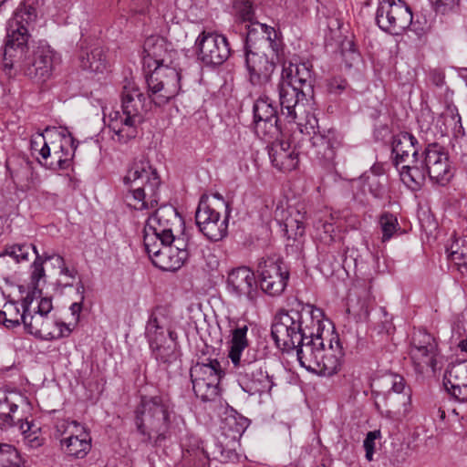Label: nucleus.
Segmentation results:
<instances>
[{
    "mask_svg": "<svg viewBox=\"0 0 467 467\" xmlns=\"http://www.w3.org/2000/svg\"><path fill=\"white\" fill-rule=\"evenodd\" d=\"M36 20V8L20 4L7 22L3 66L5 70L16 69L34 81L45 82L52 74L55 53L49 46L42 45L27 55Z\"/></svg>",
    "mask_w": 467,
    "mask_h": 467,
    "instance_id": "obj_1",
    "label": "nucleus"
},
{
    "mask_svg": "<svg viewBox=\"0 0 467 467\" xmlns=\"http://www.w3.org/2000/svg\"><path fill=\"white\" fill-rule=\"evenodd\" d=\"M321 313L320 309L311 305L304 306L296 302L290 309H280L274 317L271 326V336L276 347L283 352L296 350L300 364L307 370L321 374V342L317 344L314 340L321 339V320H317V333H305L303 327L304 313L310 315L314 319L317 317L315 312Z\"/></svg>",
    "mask_w": 467,
    "mask_h": 467,
    "instance_id": "obj_2",
    "label": "nucleus"
},
{
    "mask_svg": "<svg viewBox=\"0 0 467 467\" xmlns=\"http://www.w3.org/2000/svg\"><path fill=\"white\" fill-rule=\"evenodd\" d=\"M134 414L141 441L152 446H161L185 430L183 418L175 412L173 403L165 395L142 397Z\"/></svg>",
    "mask_w": 467,
    "mask_h": 467,
    "instance_id": "obj_3",
    "label": "nucleus"
},
{
    "mask_svg": "<svg viewBox=\"0 0 467 467\" xmlns=\"http://www.w3.org/2000/svg\"><path fill=\"white\" fill-rule=\"evenodd\" d=\"M128 206L142 211L154 208L160 201L161 178L149 161H135L123 178Z\"/></svg>",
    "mask_w": 467,
    "mask_h": 467,
    "instance_id": "obj_4",
    "label": "nucleus"
},
{
    "mask_svg": "<svg viewBox=\"0 0 467 467\" xmlns=\"http://www.w3.org/2000/svg\"><path fill=\"white\" fill-rule=\"evenodd\" d=\"M145 101L146 98L138 85L127 81L121 91L122 112L115 111L109 115V128L114 133L113 140L126 143L136 138L138 128L143 122Z\"/></svg>",
    "mask_w": 467,
    "mask_h": 467,
    "instance_id": "obj_5",
    "label": "nucleus"
},
{
    "mask_svg": "<svg viewBox=\"0 0 467 467\" xmlns=\"http://www.w3.org/2000/svg\"><path fill=\"white\" fill-rule=\"evenodd\" d=\"M183 224L182 218L171 205L161 206L148 218L144 227L143 244L152 262L162 254L164 246L173 244L175 233L181 232Z\"/></svg>",
    "mask_w": 467,
    "mask_h": 467,
    "instance_id": "obj_6",
    "label": "nucleus"
},
{
    "mask_svg": "<svg viewBox=\"0 0 467 467\" xmlns=\"http://www.w3.org/2000/svg\"><path fill=\"white\" fill-rule=\"evenodd\" d=\"M171 63L156 66L147 77L148 96L156 106H163L181 90V73Z\"/></svg>",
    "mask_w": 467,
    "mask_h": 467,
    "instance_id": "obj_7",
    "label": "nucleus"
},
{
    "mask_svg": "<svg viewBox=\"0 0 467 467\" xmlns=\"http://www.w3.org/2000/svg\"><path fill=\"white\" fill-rule=\"evenodd\" d=\"M410 7L403 0H380L376 12V23L391 35H400L412 23Z\"/></svg>",
    "mask_w": 467,
    "mask_h": 467,
    "instance_id": "obj_8",
    "label": "nucleus"
},
{
    "mask_svg": "<svg viewBox=\"0 0 467 467\" xmlns=\"http://www.w3.org/2000/svg\"><path fill=\"white\" fill-rule=\"evenodd\" d=\"M260 287L267 295H281L287 285L289 271L283 259L276 254L263 256L257 265Z\"/></svg>",
    "mask_w": 467,
    "mask_h": 467,
    "instance_id": "obj_9",
    "label": "nucleus"
},
{
    "mask_svg": "<svg viewBox=\"0 0 467 467\" xmlns=\"http://www.w3.org/2000/svg\"><path fill=\"white\" fill-rule=\"evenodd\" d=\"M233 366L240 387L249 395L270 392L275 385L273 378L263 368L261 362L255 359H243Z\"/></svg>",
    "mask_w": 467,
    "mask_h": 467,
    "instance_id": "obj_10",
    "label": "nucleus"
},
{
    "mask_svg": "<svg viewBox=\"0 0 467 467\" xmlns=\"http://www.w3.org/2000/svg\"><path fill=\"white\" fill-rule=\"evenodd\" d=\"M228 217L229 214H225L221 218L219 210L209 202V197L202 195L195 212V222L200 232L207 239L218 242L226 236Z\"/></svg>",
    "mask_w": 467,
    "mask_h": 467,
    "instance_id": "obj_11",
    "label": "nucleus"
},
{
    "mask_svg": "<svg viewBox=\"0 0 467 467\" xmlns=\"http://www.w3.org/2000/svg\"><path fill=\"white\" fill-rule=\"evenodd\" d=\"M421 164L435 184L444 186L453 177L448 152L438 143L427 145L421 154Z\"/></svg>",
    "mask_w": 467,
    "mask_h": 467,
    "instance_id": "obj_12",
    "label": "nucleus"
},
{
    "mask_svg": "<svg viewBox=\"0 0 467 467\" xmlns=\"http://www.w3.org/2000/svg\"><path fill=\"white\" fill-rule=\"evenodd\" d=\"M198 58L206 66H220L231 54L227 38L215 32L202 31L195 41Z\"/></svg>",
    "mask_w": 467,
    "mask_h": 467,
    "instance_id": "obj_13",
    "label": "nucleus"
},
{
    "mask_svg": "<svg viewBox=\"0 0 467 467\" xmlns=\"http://www.w3.org/2000/svg\"><path fill=\"white\" fill-rule=\"evenodd\" d=\"M278 51L271 47L245 52V65L252 85L267 88L275 68Z\"/></svg>",
    "mask_w": 467,
    "mask_h": 467,
    "instance_id": "obj_14",
    "label": "nucleus"
},
{
    "mask_svg": "<svg viewBox=\"0 0 467 467\" xmlns=\"http://www.w3.org/2000/svg\"><path fill=\"white\" fill-rule=\"evenodd\" d=\"M199 245L193 237L175 238L172 244L164 246L162 254L153 259V265L163 271H176L186 260L198 253Z\"/></svg>",
    "mask_w": 467,
    "mask_h": 467,
    "instance_id": "obj_15",
    "label": "nucleus"
},
{
    "mask_svg": "<svg viewBox=\"0 0 467 467\" xmlns=\"http://www.w3.org/2000/svg\"><path fill=\"white\" fill-rule=\"evenodd\" d=\"M58 427L69 436L60 441L62 451L68 456L82 459L91 449V438L85 428L76 420H64Z\"/></svg>",
    "mask_w": 467,
    "mask_h": 467,
    "instance_id": "obj_16",
    "label": "nucleus"
},
{
    "mask_svg": "<svg viewBox=\"0 0 467 467\" xmlns=\"http://www.w3.org/2000/svg\"><path fill=\"white\" fill-rule=\"evenodd\" d=\"M269 92V88H265V94L255 100L253 110L256 132L272 137L279 132V128L277 126V109L273 105V100L268 95Z\"/></svg>",
    "mask_w": 467,
    "mask_h": 467,
    "instance_id": "obj_17",
    "label": "nucleus"
},
{
    "mask_svg": "<svg viewBox=\"0 0 467 467\" xmlns=\"http://www.w3.org/2000/svg\"><path fill=\"white\" fill-rule=\"evenodd\" d=\"M410 355L418 372H424L427 368L432 371L436 368L437 343L435 339L428 333L420 332L413 337Z\"/></svg>",
    "mask_w": 467,
    "mask_h": 467,
    "instance_id": "obj_18",
    "label": "nucleus"
},
{
    "mask_svg": "<svg viewBox=\"0 0 467 467\" xmlns=\"http://www.w3.org/2000/svg\"><path fill=\"white\" fill-rule=\"evenodd\" d=\"M245 52L273 48L279 50L276 32L272 27L259 22H250L246 26Z\"/></svg>",
    "mask_w": 467,
    "mask_h": 467,
    "instance_id": "obj_19",
    "label": "nucleus"
},
{
    "mask_svg": "<svg viewBox=\"0 0 467 467\" xmlns=\"http://www.w3.org/2000/svg\"><path fill=\"white\" fill-rule=\"evenodd\" d=\"M281 79L303 89V95H309L314 100V78L307 63L284 62Z\"/></svg>",
    "mask_w": 467,
    "mask_h": 467,
    "instance_id": "obj_20",
    "label": "nucleus"
},
{
    "mask_svg": "<svg viewBox=\"0 0 467 467\" xmlns=\"http://www.w3.org/2000/svg\"><path fill=\"white\" fill-rule=\"evenodd\" d=\"M279 104L281 107V115L284 116L288 122H295L297 118L296 106L303 99H310L309 95H303V89L297 86H293L280 78L275 88Z\"/></svg>",
    "mask_w": 467,
    "mask_h": 467,
    "instance_id": "obj_21",
    "label": "nucleus"
},
{
    "mask_svg": "<svg viewBox=\"0 0 467 467\" xmlns=\"http://www.w3.org/2000/svg\"><path fill=\"white\" fill-rule=\"evenodd\" d=\"M227 286L229 291L238 297L244 296L251 301L255 298V276L254 272L246 266L234 268L228 274Z\"/></svg>",
    "mask_w": 467,
    "mask_h": 467,
    "instance_id": "obj_22",
    "label": "nucleus"
},
{
    "mask_svg": "<svg viewBox=\"0 0 467 467\" xmlns=\"http://www.w3.org/2000/svg\"><path fill=\"white\" fill-rule=\"evenodd\" d=\"M443 384L456 400L467 402V361L450 365L444 374Z\"/></svg>",
    "mask_w": 467,
    "mask_h": 467,
    "instance_id": "obj_23",
    "label": "nucleus"
},
{
    "mask_svg": "<svg viewBox=\"0 0 467 467\" xmlns=\"http://www.w3.org/2000/svg\"><path fill=\"white\" fill-rule=\"evenodd\" d=\"M304 215L298 211L289 213L283 223V231L287 237L285 250L287 254L297 258L303 248L302 237L305 233Z\"/></svg>",
    "mask_w": 467,
    "mask_h": 467,
    "instance_id": "obj_24",
    "label": "nucleus"
},
{
    "mask_svg": "<svg viewBox=\"0 0 467 467\" xmlns=\"http://www.w3.org/2000/svg\"><path fill=\"white\" fill-rule=\"evenodd\" d=\"M268 154L274 167L286 172L295 170L299 162L298 153L285 140H276L268 146Z\"/></svg>",
    "mask_w": 467,
    "mask_h": 467,
    "instance_id": "obj_25",
    "label": "nucleus"
},
{
    "mask_svg": "<svg viewBox=\"0 0 467 467\" xmlns=\"http://www.w3.org/2000/svg\"><path fill=\"white\" fill-rule=\"evenodd\" d=\"M143 54L144 65L156 67L172 63L174 51L169 48V44L163 37L150 36L144 41Z\"/></svg>",
    "mask_w": 467,
    "mask_h": 467,
    "instance_id": "obj_26",
    "label": "nucleus"
},
{
    "mask_svg": "<svg viewBox=\"0 0 467 467\" xmlns=\"http://www.w3.org/2000/svg\"><path fill=\"white\" fill-rule=\"evenodd\" d=\"M418 140L407 131L400 132L392 138L393 163L396 168L400 164L408 162H419Z\"/></svg>",
    "mask_w": 467,
    "mask_h": 467,
    "instance_id": "obj_27",
    "label": "nucleus"
},
{
    "mask_svg": "<svg viewBox=\"0 0 467 467\" xmlns=\"http://www.w3.org/2000/svg\"><path fill=\"white\" fill-rule=\"evenodd\" d=\"M168 323L164 308L158 306L152 310L145 327V337L150 347L170 339Z\"/></svg>",
    "mask_w": 467,
    "mask_h": 467,
    "instance_id": "obj_28",
    "label": "nucleus"
},
{
    "mask_svg": "<svg viewBox=\"0 0 467 467\" xmlns=\"http://www.w3.org/2000/svg\"><path fill=\"white\" fill-rule=\"evenodd\" d=\"M374 297L368 288L362 287L350 293L347 303V312L357 321H365L374 305Z\"/></svg>",
    "mask_w": 467,
    "mask_h": 467,
    "instance_id": "obj_29",
    "label": "nucleus"
},
{
    "mask_svg": "<svg viewBox=\"0 0 467 467\" xmlns=\"http://www.w3.org/2000/svg\"><path fill=\"white\" fill-rule=\"evenodd\" d=\"M24 327L27 333L43 340L50 341L49 337L56 327V319L41 314H29L24 317Z\"/></svg>",
    "mask_w": 467,
    "mask_h": 467,
    "instance_id": "obj_30",
    "label": "nucleus"
},
{
    "mask_svg": "<svg viewBox=\"0 0 467 467\" xmlns=\"http://www.w3.org/2000/svg\"><path fill=\"white\" fill-rule=\"evenodd\" d=\"M22 400L23 397L18 393L0 389V428H10L16 424L18 401Z\"/></svg>",
    "mask_w": 467,
    "mask_h": 467,
    "instance_id": "obj_31",
    "label": "nucleus"
},
{
    "mask_svg": "<svg viewBox=\"0 0 467 467\" xmlns=\"http://www.w3.org/2000/svg\"><path fill=\"white\" fill-rule=\"evenodd\" d=\"M78 59L80 67L84 70H88L90 72L102 73L109 66L105 51L100 47H91L89 48L82 49Z\"/></svg>",
    "mask_w": 467,
    "mask_h": 467,
    "instance_id": "obj_32",
    "label": "nucleus"
},
{
    "mask_svg": "<svg viewBox=\"0 0 467 467\" xmlns=\"http://www.w3.org/2000/svg\"><path fill=\"white\" fill-rule=\"evenodd\" d=\"M170 339L150 347L154 358L160 365L166 368L173 363L179 357L177 349V334L174 331H168Z\"/></svg>",
    "mask_w": 467,
    "mask_h": 467,
    "instance_id": "obj_33",
    "label": "nucleus"
},
{
    "mask_svg": "<svg viewBox=\"0 0 467 467\" xmlns=\"http://www.w3.org/2000/svg\"><path fill=\"white\" fill-rule=\"evenodd\" d=\"M323 376H332L337 373L340 368V360L343 357L342 347L338 335H331L329 348H325L323 344Z\"/></svg>",
    "mask_w": 467,
    "mask_h": 467,
    "instance_id": "obj_34",
    "label": "nucleus"
},
{
    "mask_svg": "<svg viewBox=\"0 0 467 467\" xmlns=\"http://www.w3.org/2000/svg\"><path fill=\"white\" fill-rule=\"evenodd\" d=\"M223 375L221 364L217 359L208 358L207 362L196 363L190 369L191 379L219 382Z\"/></svg>",
    "mask_w": 467,
    "mask_h": 467,
    "instance_id": "obj_35",
    "label": "nucleus"
},
{
    "mask_svg": "<svg viewBox=\"0 0 467 467\" xmlns=\"http://www.w3.org/2000/svg\"><path fill=\"white\" fill-rule=\"evenodd\" d=\"M39 139L45 140L44 135L40 134ZM51 144L53 145V154H51V148L47 141H44L43 146L39 149V154L45 161L43 165L53 171L65 170L68 168L70 161H68L66 158H63L64 156L61 151L57 150V144L54 141L51 142ZM40 163L42 164V162Z\"/></svg>",
    "mask_w": 467,
    "mask_h": 467,
    "instance_id": "obj_36",
    "label": "nucleus"
},
{
    "mask_svg": "<svg viewBox=\"0 0 467 467\" xmlns=\"http://www.w3.org/2000/svg\"><path fill=\"white\" fill-rule=\"evenodd\" d=\"M247 331L248 327L246 325L237 327L232 330L228 357L233 365L238 364V362H241L244 359L242 358V353L248 347V340L246 337Z\"/></svg>",
    "mask_w": 467,
    "mask_h": 467,
    "instance_id": "obj_37",
    "label": "nucleus"
},
{
    "mask_svg": "<svg viewBox=\"0 0 467 467\" xmlns=\"http://www.w3.org/2000/svg\"><path fill=\"white\" fill-rule=\"evenodd\" d=\"M413 165L404 164L400 170V176L402 181L412 189L416 190L420 188L423 184L427 171L424 170L421 164V159H419V162H412Z\"/></svg>",
    "mask_w": 467,
    "mask_h": 467,
    "instance_id": "obj_38",
    "label": "nucleus"
},
{
    "mask_svg": "<svg viewBox=\"0 0 467 467\" xmlns=\"http://www.w3.org/2000/svg\"><path fill=\"white\" fill-rule=\"evenodd\" d=\"M300 125L301 132L309 136V142L313 148V153L318 157V147L321 143V133L317 115L316 113H307L305 123Z\"/></svg>",
    "mask_w": 467,
    "mask_h": 467,
    "instance_id": "obj_39",
    "label": "nucleus"
},
{
    "mask_svg": "<svg viewBox=\"0 0 467 467\" xmlns=\"http://www.w3.org/2000/svg\"><path fill=\"white\" fill-rule=\"evenodd\" d=\"M37 252L36 245L33 244L23 243L7 244L5 246L4 251L0 253V258L8 255L16 263L27 262L30 254L33 253L36 255Z\"/></svg>",
    "mask_w": 467,
    "mask_h": 467,
    "instance_id": "obj_40",
    "label": "nucleus"
},
{
    "mask_svg": "<svg viewBox=\"0 0 467 467\" xmlns=\"http://www.w3.org/2000/svg\"><path fill=\"white\" fill-rule=\"evenodd\" d=\"M53 131L55 135L57 137L58 145L57 149V151H61L63 153V158H66L68 161H71L74 156L75 150L77 149V145L75 144V139L67 130H57L56 129L50 130L46 129V132Z\"/></svg>",
    "mask_w": 467,
    "mask_h": 467,
    "instance_id": "obj_41",
    "label": "nucleus"
},
{
    "mask_svg": "<svg viewBox=\"0 0 467 467\" xmlns=\"http://www.w3.org/2000/svg\"><path fill=\"white\" fill-rule=\"evenodd\" d=\"M192 389L197 398L202 401H212L219 395V382L191 379Z\"/></svg>",
    "mask_w": 467,
    "mask_h": 467,
    "instance_id": "obj_42",
    "label": "nucleus"
},
{
    "mask_svg": "<svg viewBox=\"0 0 467 467\" xmlns=\"http://www.w3.org/2000/svg\"><path fill=\"white\" fill-rule=\"evenodd\" d=\"M15 183L21 189H29L35 181V171L29 161H23L20 167L11 172Z\"/></svg>",
    "mask_w": 467,
    "mask_h": 467,
    "instance_id": "obj_43",
    "label": "nucleus"
},
{
    "mask_svg": "<svg viewBox=\"0 0 467 467\" xmlns=\"http://www.w3.org/2000/svg\"><path fill=\"white\" fill-rule=\"evenodd\" d=\"M379 224L382 231V242L389 241L400 229L397 217L389 213H383L379 217Z\"/></svg>",
    "mask_w": 467,
    "mask_h": 467,
    "instance_id": "obj_44",
    "label": "nucleus"
},
{
    "mask_svg": "<svg viewBox=\"0 0 467 467\" xmlns=\"http://www.w3.org/2000/svg\"><path fill=\"white\" fill-rule=\"evenodd\" d=\"M4 316L7 317V322L9 325H6L7 327H14L20 325L22 322L24 324V317H28L29 314H24L20 309L18 303L14 301L6 302L4 305Z\"/></svg>",
    "mask_w": 467,
    "mask_h": 467,
    "instance_id": "obj_45",
    "label": "nucleus"
},
{
    "mask_svg": "<svg viewBox=\"0 0 467 467\" xmlns=\"http://www.w3.org/2000/svg\"><path fill=\"white\" fill-rule=\"evenodd\" d=\"M327 144V150L323 154V159L327 161L331 162L334 166V159L336 157V150L340 146L339 134L334 130H328L327 135H323V145Z\"/></svg>",
    "mask_w": 467,
    "mask_h": 467,
    "instance_id": "obj_46",
    "label": "nucleus"
},
{
    "mask_svg": "<svg viewBox=\"0 0 467 467\" xmlns=\"http://www.w3.org/2000/svg\"><path fill=\"white\" fill-rule=\"evenodd\" d=\"M235 16L243 22H252L254 18V5L251 0H234Z\"/></svg>",
    "mask_w": 467,
    "mask_h": 467,
    "instance_id": "obj_47",
    "label": "nucleus"
},
{
    "mask_svg": "<svg viewBox=\"0 0 467 467\" xmlns=\"http://www.w3.org/2000/svg\"><path fill=\"white\" fill-rule=\"evenodd\" d=\"M341 57L348 68L352 67L360 60V54L352 40H345L341 44Z\"/></svg>",
    "mask_w": 467,
    "mask_h": 467,
    "instance_id": "obj_48",
    "label": "nucleus"
},
{
    "mask_svg": "<svg viewBox=\"0 0 467 467\" xmlns=\"http://www.w3.org/2000/svg\"><path fill=\"white\" fill-rule=\"evenodd\" d=\"M389 382L391 384V389L388 392V399H391L392 394H402V399L404 400L403 403H409L410 400V390L409 388H406L404 379L400 375H391L389 378Z\"/></svg>",
    "mask_w": 467,
    "mask_h": 467,
    "instance_id": "obj_49",
    "label": "nucleus"
},
{
    "mask_svg": "<svg viewBox=\"0 0 467 467\" xmlns=\"http://www.w3.org/2000/svg\"><path fill=\"white\" fill-rule=\"evenodd\" d=\"M381 438V432L379 430L368 431L363 441V447L365 449V457L368 462L373 460V455L376 449V441Z\"/></svg>",
    "mask_w": 467,
    "mask_h": 467,
    "instance_id": "obj_50",
    "label": "nucleus"
},
{
    "mask_svg": "<svg viewBox=\"0 0 467 467\" xmlns=\"http://www.w3.org/2000/svg\"><path fill=\"white\" fill-rule=\"evenodd\" d=\"M35 260L31 265V283L33 286L36 288L40 280L46 276L44 265L42 264V260L40 259V254L37 252L35 255Z\"/></svg>",
    "mask_w": 467,
    "mask_h": 467,
    "instance_id": "obj_51",
    "label": "nucleus"
},
{
    "mask_svg": "<svg viewBox=\"0 0 467 467\" xmlns=\"http://www.w3.org/2000/svg\"><path fill=\"white\" fill-rule=\"evenodd\" d=\"M436 13L442 15L453 11L460 4V0H430Z\"/></svg>",
    "mask_w": 467,
    "mask_h": 467,
    "instance_id": "obj_52",
    "label": "nucleus"
},
{
    "mask_svg": "<svg viewBox=\"0 0 467 467\" xmlns=\"http://www.w3.org/2000/svg\"><path fill=\"white\" fill-rule=\"evenodd\" d=\"M327 30L329 32V35L328 36H326V39L327 41H332V40H339L340 36H341V32H340V28H341V22H340V19L336 16L335 15L331 17H328L327 18Z\"/></svg>",
    "mask_w": 467,
    "mask_h": 467,
    "instance_id": "obj_53",
    "label": "nucleus"
},
{
    "mask_svg": "<svg viewBox=\"0 0 467 467\" xmlns=\"http://www.w3.org/2000/svg\"><path fill=\"white\" fill-rule=\"evenodd\" d=\"M51 336L49 337L50 340H56L63 337H67L71 332L72 328L69 324H66L64 322H59L56 320V327L53 328Z\"/></svg>",
    "mask_w": 467,
    "mask_h": 467,
    "instance_id": "obj_54",
    "label": "nucleus"
},
{
    "mask_svg": "<svg viewBox=\"0 0 467 467\" xmlns=\"http://www.w3.org/2000/svg\"><path fill=\"white\" fill-rule=\"evenodd\" d=\"M34 431L32 434H26L24 441L28 447L36 449L43 445L44 438L41 436L40 429H34Z\"/></svg>",
    "mask_w": 467,
    "mask_h": 467,
    "instance_id": "obj_55",
    "label": "nucleus"
},
{
    "mask_svg": "<svg viewBox=\"0 0 467 467\" xmlns=\"http://www.w3.org/2000/svg\"><path fill=\"white\" fill-rule=\"evenodd\" d=\"M327 92L331 94H340L348 87V82L345 78H335L327 82Z\"/></svg>",
    "mask_w": 467,
    "mask_h": 467,
    "instance_id": "obj_56",
    "label": "nucleus"
},
{
    "mask_svg": "<svg viewBox=\"0 0 467 467\" xmlns=\"http://www.w3.org/2000/svg\"><path fill=\"white\" fill-rule=\"evenodd\" d=\"M448 113H450L451 119L454 121V132L457 135H464V130L462 124V119L461 116L458 113V109L456 107H448L447 109Z\"/></svg>",
    "mask_w": 467,
    "mask_h": 467,
    "instance_id": "obj_57",
    "label": "nucleus"
},
{
    "mask_svg": "<svg viewBox=\"0 0 467 467\" xmlns=\"http://www.w3.org/2000/svg\"><path fill=\"white\" fill-rule=\"evenodd\" d=\"M10 454L7 456L8 463H3L2 467H25L24 461L16 448H8Z\"/></svg>",
    "mask_w": 467,
    "mask_h": 467,
    "instance_id": "obj_58",
    "label": "nucleus"
},
{
    "mask_svg": "<svg viewBox=\"0 0 467 467\" xmlns=\"http://www.w3.org/2000/svg\"><path fill=\"white\" fill-rule=\"evenodd\" d=\"M56 262L57 264L58 268L60 269V275H64L70 279H75L76 275H78V271L75 268H68L65 265V260L62 256L57 255L56 257Z\"/></svg>",
    "mask_w": 467,
    "mask_h": 467,
    "instance_id": "obj_59",
    "label": "nucleus"
},
{
    "mask_svg": "<svg viewBox=\"0 0 467 467\" xmlns=\"http://www.w3.org/2000/svg\"><path fill=\"white\" fill-rule=\"evenodd\" d=\"M16 422L19 425V430L24 437H26V434H32L35 432L34 429H40L33 420L29 421L27 419L23 420V418H16Z\"/></svg>",
    "mask_w": 467,
    "mask_h": 467,
    "instance_id": "obj_60",
    "label": "nucleus"
},
{
    "mask_svg": "<svg viewBox=\"0 0 467 467\" xmlns=\"http://www.w3.org/2000/svg\"><path fill=\"white\" fill-rule=\"evenodd\" d=\"M53 308L52 301L50 298L44 297L41 298V300L38 303L37 310L34 311L33 314H41L44 316H49V313L51 312Z\"/></svg>",
    "mask_w": 467,
    "mask_h": 467,
    "instance_id": "obj_61",
    "label": "nucleus"
},
{
    "mask_svg": "<svg viewBox=\"0 0 467 467\" xmlns=\"http://www.w3.org/2000/svg\"><path fill=\"white\" fill-rule=\"evenodd\" d=\"M129 7L134 13H143L150 5V0H130Z\"/></svg>",
    "mask_w": 467,
    "mask_h": 467,
    "instance_id": "obj_62",
    "label": "nucleus"
},
{
    "mask_svg": "<svg viewBox=\"0 0 467 467\" xmlns=\"http://www.w3.org/2000/svg\"><path fill=\"white\" fill-rule=\"evenodd\" d=\"M449 258L455 265H457L459 270L467 260V255L463 252L453 251L449 254Z\"/></svg>",
    "mask_w": 467,
    "mask_h": 467,
    "instance_id": "obj_63",
    "label": "nucleus"
},
{
    "mask_svg": "<svg viewBox=\"0 0 467 467\" xmlns=\"http://www.w3.org/2000/svg\"><path fill=\"white\" fill-rule=\"evenodd\" d=\"M374 182H372L369 184V192L378 199H380L383 197L384 194V188L381 184L379 183V182L376 181V178L373 179Z\"/></svg>",
    "mask_w": 467,
    "mask_h": 467,
    "instance_id": "obj_64",
    "label": "nucleus"
}]
</instances>
